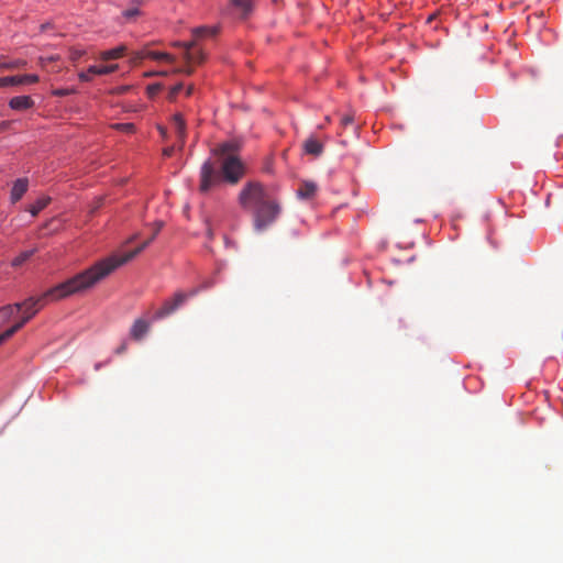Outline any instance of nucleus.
Instances as JSON below:
<instances>
[{
  "mask_svg": "<svg viewBox=\"0 0 563 563\" xmlns=\"http://www.w3.org/2000/svg\"><path fill=\"white\" fill-rule=\"evenodd\" d=\"M175 46L183 47V58L188 65L201 64L205 60V53L196 47L195 42H176Z\"/></svg>",
  "mask_w": 563,
  "mask_h": 563,
  "instance_id": "423d86ee",
  "label": "nucleus"
},
{
  "mask_svg": "<svg viewBox=\"0 0 563 563\" xmlns=\"http://www.w3.org/2000/svg\"><path fill=\"white\" fill-rule=\"evenodd\" d=\"M183 89V84L179 82L177 85H175L174 87L170 88V91H169V95H168V98L170 100H175L176 96L179 93V91Z\"/></svg>",
  "mask_w": 563,
  "mask_h": 563,
  "instance_id": "bb28decb",
  "label": "nucleus"
},
{
  "mask_svg": "<svg viewBox=\"0 0 563 563\" xmlns=\"http://www.w3.org/2000/svg\"><path fill=\"white\" fill-rule=\"evenodd\" d=\"M16 310L15 303L14 305H7L0 308V319L4 324L10 321V319L13 317L14 311Z\"/></svg>",
  "mask_w": 563,
  "mask_h": 563,
  "instance_id": "a211bd4d",
  "label": "nucleus"
},
{
  "mask_svg": "<svg viewBox=\"0 0 563 563\" xmlns=\"http://www.w3.org/2000/svg\"><path fill=\"white\" fill-rule=\"evenodd\" d=\"M9 106L13 110L22 111L32 108L34 106V101L29 96H18L10 99Z\"/></svg>",
  "mask_w": 563,
  "mask_h": 563,
  "instance_id": "9d476101",
  "label": "nucleus"
},
{
  "mask_svg": "<svg viewBox=\"0 0 563 563\" xmlns=\"http://www.w3.org/2000/svg\"><path fill=\"white\" fill-rule=\"evenodd\" d=\"M48 26H49V25H48L47 23H46V24H42V25H41V31L46 30Z\"/></svg>",
  "mask_w": 563,
  "mask_h": 563,
  "instance_id": "c9c22d12",
  "label": "nucleus"
},
{
  "mask_svg": "<svg viewBox=\"0 0 563 563\" xmlns=\"http://www.w3.org/2000/svg\"><path fill=\"white\" fill-rule=\"evenodd\" d=\"M142 56H147V58L155 60H165L167 63L173 64L175 62V57L168 53L155 52V51H146Z\"/></svg>",
  "mask_w": 563,
  "mask_h": 563,
  "instance_id": "dca6fc26",
  "label": "nucleus"
},
{
  "mask_svg": "<svg viewBox=\"0 0 563 563\" xmlns=\"http://www.w3.org/2000/svg\"><path fill=\"white\" fill-rule=\"evenodd\" d=\"M172 124L175 130L178 142L183 146L186 139V123L184 117L180 113H176L173 117Z\"/></svg>",
  "mask_w": 563,
  "mask_h": 563,
  "instance_id": "1a4fd4ad",
  "label": "nucleus"
},
{
  "mask_svg": "<svg viewBox=\"0 0 563 563\" xmlns=\"http://www.w3.org/2000/svg\"><path fill=\"white\" fill-rule=\"evenodd\" d=\"M150 329V323L144 319H137L134 321L130 334L131 338L139 341L143 339V336L147 333Z\"/></svg>",
  "mask_w": 563,
  "mask_h": 563,
  "instance_id": "f8f14e48",
  "label": "nucleus"
},
{
  "mask_svg": "<svg viewBox=\"0 0 563 563\" xmlns=\"http://www.w3.org/2000/svg\"><path fill=\"white\" fill-rule=\"evenodd\" d=\"M122 14L126 20H132L135 16L140 15V10L137 7H132L124 10Z\"/></svg>",
  "mask_w": 563,
  "mask_h": 563,
  "instance_id": "b1692460",
  "label": "nucleus"
},
{
  "mask_svg": "<svg viewBox=\"0 0 563 563\" xmlns=\"http://www.w3.org/2000/svg\"><path fill=\"white\" fill-rule=\"evenodd\" d=\"M29 187V181L26 178H19L13 184V187L11 189V200L12 202L19 201L22 196L26 192Z\"/></svg>",
  "mask_w": 563,
  "mask_h": 563,
  "instance_id": "4468645a",
  "label": "nucleus"
},
{
  "mask_svg": "<svg viewBox=\"0 0 563 563\" xmlns=\"http://www.w3.org/2000/svg\"><path fill=\"white\" fill-rule=\"evenodd\" d=\"M36 250H27V251H23L21 252L16 257H14L12 260V266L13 267H19L21 266L24 262H26L34 253H35Z\"/></svg>",
  "mask_w": 563,
  "mask_h": 563,
  "instance_id": "aec40b11",
  "label": "nucleus"
},
{
  "mask_svg": "<svg viewBox=\"0 0 563 563\" xmlns=\"http://www.w3.org/2000/svg\"><path fill=\"white\" fill-rule=\"evenodd\" d=\"M192 92H194V86H192V85H190V86L187 88V90H186V95H187V96H191V93H192Z\"/></svg>",
  "mask_w": 563,
  "mask_h": 563,
  "instance_id": "f704fd0d",
  "label": "nucleus"
},
{
  "mask_svg": "<svg viewBox=\"0 0 563 563\" xmlns=\"http://www.w3.org/2000/svg\"><path fill=\"white\" fill-rule=\"evenodd\" d=\"M317 190L318 186L316 183L305 180L300 184L299 188L297 189V196L300 199H311L312 197H314Z\"/></svg>",
  "mask_w": 563,
  "mask_h": 563,
  "instance_id": "9b49d317",
  "label": "nucleus"
},
{
  "mask_svg": "<svg viewBox=\"0 0 563 563\" xmlns=\"http://www.w3.org/2000/svg\"><path fill=\"white\" fill-rule=\"evenodd\" d=\"M197 292H198L197 288L191 289L188 292H185V291L175 292V295L172 298L165 300L163 306L155 312L154 319H163V318L174 313L179 307H181L187 301V299H189L190 297H194L195 295H197Z\"/></svg>",
  "mask_w": 563,
  "mask_h": 563,
  "instance_id": "39448f33",
  "label": "nucleus"
},
{
  "mask_svg": "<svg viewBox=\"0 0 563 563\" xmlns=\"http://www.w3.org/2000/svg\"><path fill=\"white\" fill-rule=\"evenodd\" d=\"M354 121V117L353 114H344L342 118H341V125L342 126H347L350 124H352Z\"/></svg>",
  "mask_w": 563,
  "mask_h": 563,
  "instance_id": "c85d7f7f",
  "label": "nucleus"
},
{
  "mask_svg": "<svg viewBox=\"0 0 563 563\" xmlns=\"http://www.w3.org/2000/svg\"><path fill=\"white\" fill-rule=\"evenodd\" d=\"M126 347H128L126 343L123 342L120 346L117 347L115 353L117 354H122V353H124L126 351Z\"/></svg>",
  "mask_w": 563,
  "mask_h": 563,
  "instance_id": "c756f323",
  "label": "nucleus"
},
{
  "mask_svg": "<svg viewBox=\"0 0 563 563\" xmlns=\"http://www.w3.org/2000/svg\"><path fill=\"white\" fill-rule=\"evenodd\" d=\"M239 151L236 141L224 142L211 151L217 162L208 159L201 166L199 190L202 194L222 181L236 185L243 178L245 166L236 155Z\"/></svg>",
  "mask_w": 563,
  "mask_h": 563,
  "instance_id": "f03ea898",
  "label": "nucleus"
},
{
  "mask_svg": "<svg viewBox=\"0 0 563 563\" xmlns=\"http://www.w3.org/2000/svg\"><path fill=\"white\" fill-rule=\"evenodd\" d=\"M112 128L124 133H134L135 131V125L133 123H115Z\"/></svg>",
  "mask_w": 563,
  "mask_h": 563,
  "instance_id": "4be33fe9",
  "label": "nucleus"
},
{
  "mask_svg": "<svg viewBox=\"0 0 563 563\" xmlns=\"http://www.w3.org/2000/svg\"><path fill=\"white\" fill-rule=\"evenodd\" d=\"M159 131H161V134H163V135L165 134V130L164 129L161 128Z\"/></svg>",
  "mask_w": 563,
  "mask_h": 563,
  "instance_id": "58836bf2",
  "label": "nucleus"
},
{
  "mask_svg": "<svg viewBox=\"0 0 563 563\" xmlns=\"http://www.w3.org/2000/svg\"><path fill=\"white\" fill-rule=\"evenodd\" d=\"M303 151L306 154L319 156L323 152V144L316 137L310 136L303 142Z\"/></svg>",
  "mask_w": 563,
  "mask_h": 563,
  "instance_id": "ddd939ff",
  "label": "nucleus"
},
{
  "mask_svg": "<svg viewBox=\"0 0 563 563\" xmlns=\"http://www.w3.org/2000/svg\"><path fill=\"white\" fill-rule=\"evenodd\" d=\"M9 125H10V122H8V121L1 122L0 123V132L7 130L9 128Z\"/></svg>",
  "mask_w": 563,
  "mask_h": 563,
  "instance_id": "473e14b6",
  "label": "nucleus"
},
{
  "mask_svg": "<svg viewBox=\"0 0 563 563\" xmlns=\"http://www.w3.org/2000/svg\"><path fill=\"white\" fill-rule=\"evenodd\" d=\"M217 33V30L213 29V30H209L207 27H198L194 31V34L196 36H203L205 34H210V35H214Z\"/></svg>",
  "mask_w": 563,
  "mask_h": 563,
  "instance_id": "a878e982",
  "label": "nucleus"
},
{
  "mask_svg": "<svg viewBox=\"0 0 563 563\" xmlns=\"http://www.w3.org/2000/svg\"><path fill=\"white\" fill-rule=\"evenodd\" d=\"M119 66L117 64L107 66H90L87 71L79 73L78 77L81 81H89L93 75H108L114 73Z\"/></svg>",
  "mask_w": 563,
  "mask_h": 563,
  "instance_id": "0eeeda50",
  "label": "nucleus"
},
{
  "mask_svg": "<svg viewBox=\"0 0 563 563\" xmlns=\"http://www.w3.org/2000/svg\"><path fill=\"white\" fill-rule=\"evenodd\" d=\"M86 54V51L79 47H73L69 51V58L73 62H78L84 55Z\"/></svg>",
  "mask_w": 563,
  "mask_h": 563,
  "instance_id": "5701e85b",
  "label": "nucleus"
},
{
  "mask_svg": "<svg viewBox=\"0 0 563 563\" xmlns=\"http://www.w3.org/2000/svg\"><path fill=\"white\" fill-rule=\"evenodd\" d=\"M104 273H107V271H102L93 275L92 272L86 269L85 272L79 273L66 282L48 289L37 298L30 297L23 302H16V311H22V317L12 327L0 334V345L21 330L46 302L59 300L91 288L104 278Z\"/></svg>",
  "mask_w": 563,
  "mask_h": 563,
  "instance_id": "f257e3e1",
  "label": "nucleus"
},
{
  "mask_svg": "<svg viewBox=\"0 0 563 563\" xmlns=\"http://www.w3.org/2000/svg\"><path fill=\"white\" fill-rule=\"evenodd\" d=\"M25 66H26V60H24V59H14L11 62H0V67L7 68V69L22 68Z\"/></svg>",
  "mask_w": 563,
  "mask_h": 563,
  "instance_id": "412c9836",
  "label": "nucleus"
},
{
  "mask_svg": "<svg viewBox=\"0 0 563 563\" xmlns=\"http://www.w3.org/2000/svg\"><path fill=\"white\" fill-rule=\"evenodd\" d=\"M99 368H101V365H100V364H97V365H96V369H99Z\"/></svg>",
  "mask_w": 563,
  "mask_h": 563,
  "instance_id": "ea45409f",
  "label": "nucleus"
},
{
  "mask_svg": "<svg viewBox=\"0 0 563 563\" xmlns=\"http://www.w3.org/2000/svg\"><path fill=\"white\" fill-rule=\"evenodd\" d=\"M38 81L37 75H18L0 78V88L15 85L34 84Z\"/></svg>",
  "mask_w": 563,
  "mask_h": 563,
  "instance_id": "6e6552de",
  "label": "nucleus"
},
{
  "mask_svg": "<svg viewBox=\"0 0 563 563\" xmlns=\"http://www.w3.org/2000/svg\"><path fill=\"white\" fill-rule=\"evenodd\" d=\"M125 52H126V46L120 45L112 49L101 52L100 58L102 60L119 59L124 55Z\"/></svg>",
  "mask_w": 563,
  "mask_h": 563,
  "instance_id": "2eb2a0df",
  "label": "nucleus"
},
{
  "mask_svg": "<svg viewBox=\"0 0 563 563\" xmlns=\"http://www.w3.org/2000/svg\"><path fill=\"white\" fill-rule=\"evenodd\" d=\"M174 153V146H170V147H167L163 151V154L165 156H172V154Z\"/></svg>",
  "mask_w": 563,
  "mask_h": 563,
  "instance_id": "2f4dec72",
  "label": "nucleus"
},
{
  "mask_svg": "<svg viewBox=\"0 0 563 563\" xmlns=\"http://www.w3.org/2000/svg\"><path fill=\"white\" fill-rule=\"evenodd\" d=\"M169 73L166 71V70H159V71H155V73H152L150 74L151 76L152 75H155V76H167Z\"/></svg>",
  "mask_w": 563,
  "mask_h": 563,
  "instance_id": "72a5a7b5",
  "label": "nucleus"
},
{
  "mask_svg": "<svg viewBox=\"0 0 563 563\" xmlns=\"http://www.w3.org/2000/svg\"><path fill=\"white\" fill-rule=\"evenodd\" d=\"M240 206L252 211L253 227L256 232H263L272 225L282 212L280 203L273 198L263 184L249 181L238 197Z\"/></svg>",
  "mask_w": 563,
  "mask_h": 563,
  "instance_id": "7ed1b4c3",
  "label": "nucleus"
},
{
  "mask_svg": "<svg viewBox=\"0 0 563 563\" xmlns=\"http://www.w3.org/2000/svg\"><path fill=\"white\" fill-rule=\"evenodd\" d=\"M146 51H147V49H142V51H140V52H136V53H135V57H134V59H144V58H147V56H142L143 54H145V53H146Z\"/></svg>",
  "mask_w": 563,
  "mask_h": 563,
  "instance_id": "7c9ffc66",
  "label": "nucleus"
},
{
  "mask_svg": "<svg viewBox=\"0 0 563 563\" xmlns=\"http://www.w3.org/2000/svg\"><path fill=\"white\" fill-rule=\"evenodd\" d=\"M159 86H152L151 88L153 89V91H156V89L158 88Z\"/></svg>",
  "mask_w": 563,
  "mask_h": 563,
  "instance_id": "e433bc0d",
  "label": "nucleus"
},
{
  "mask_svg": "<svg viewBox=\"0 0 563 563\" xmlns=\"http://www.w3.org/2000/svg\"><path fill=\"white\" fill-rule=\"evenodd\" d=\"M231 3L241 10L243 16H246L252 9V0H231Z\"/></svg>",
  "mask_w": 563,
  "mask_h": 563,
  "instance_id": "6ab92c4d",
  "label": "nucleus"
},
{
  "mask_svg": "<svg viewBox=\"0 0 563 563\" xmlns=\"http://www.w3.org/2000/svg\"><path fill=\"white\" fill-rule=\"evenodd\" d=\"M73 92H74V90L73 89H68V88L53 90V95L57 96V97H65V96H68L70 93H73Z\"/></svg>",
  "mask_w": 563,
  "mask_h": 563,
  "instance_id": "cd10ccee",
  "label": "nucleus"
},
{
  "mask_svg": "<svg viewBox=\"0 0 563 563\" xmlns=\"http://www.w3.org/2000/svg\"><path fill=\"white\" fill-rule=\"evenodd\" d=\"M51 198L49 197H42L37 199L33 205L30 206L29 211L30 213L35 217L37 216L46 206L49 203Z\"/></svg>",
  "mask_w": 563,
  "mask_h": 563,
  "instance_id": "f3484780",
  "label": "nucleus"
},
{
  "mask_svg": "<svg viewBox=\"0 0 563 563\" xmlns=\"http://www.w3.org/2000/svg\"><path fill=\"white\" fill-rule=\"evenodd\" d=\"M162 228H163V222H161V221L155 222V230H154L153 234L146 241H144L140 246H137L134 250L129 251L122 255L109 256V257L96 263L93 266H91L88 269L90 272H92L93 275H96L97 273H100L102 271H107V273H104V277H107L114 269H117L121 265H123V264L128 263L129 261H131L132 258H134L147 245H150L153 242V240L156 238V235L158 234V232L161 231Z\"/></svg>",
  "mask_w": 563,
  "mask_h": 563,
  "instance_id": "20e7f679",
  "label": "nucleus"
},
{
  "mask_svg": "<svg viewBox=\"0 0 563 563\" xmlns=\"http://www.w3.org/2000/svg\"><path fill=\"white\" fill-rule=\"evenodd\" d=\"M173 74H185L187 76H190L194 74V68L191 65H186L184 67H176L172 71Z\"/></svg>",
  "mask_w": 563,
  "mask_h": 563,
  "instance_id": "393cba45",
  "label": "nucleus"
},
{
  "mask_svg": "<svg viewBox=\"0 0 563 563\" xmlns=\"http://www.w3.org/2000/svg\"><path fill=\"white\" fill-rule=\"evenodd\" d=\"M159 86H152L151 88L153 89V91H156V89L158 88Z\"/></svg>",
  "mask_w": 563,
  "mask_h": 563,
  "instance_id": "4c0bfd02",
  "label": "nucleus"
}]
</instances>
